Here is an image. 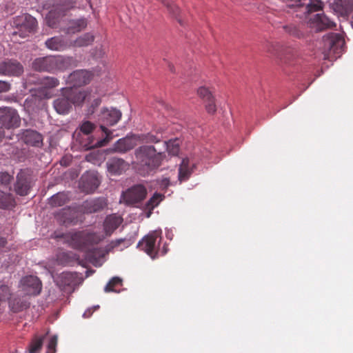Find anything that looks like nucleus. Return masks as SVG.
Listing matches in <instances>:
<instances>
[{
  "instance_id": "f257e3e1",
  "label": "nucleus",
  "mask_w": 353,
  "mask_h": 353,
  "mask_svg": "<svg viewBox=\"0 0 353 353\" xmlns=\"http://www.w3.org/2000/svg\"><path fill=\"white\" fill-rule=\"evenodd\" d=\"M134 156L137 170L142 176L148 175L157 170L165 157L163 152H157L153 145H147L137 148Z\"/></svg>"
},
{
  "instance_id": "f03ea898",
  "label": "nucleus",
  "mask_w": 353,
  "mask_h": 353,
  "mask_svg": "<svg viewBox=\"0 0 353 353\" xmlns=\"http://www.w3.org/2000/svg\"><path fill=\"white\" fill-rule=\"evenodd\" d=\"M55 238L63 239L70 247L79 250H86L89 246L98 244L103 239L98 233L88 231L60 233L56 234Z\"/></svg>"
},
{
  "instance_id": "7ed1b4c3",
  "label": "nucleus",
  "mask_w": 353,
  "mask_h": 353,
  "mask_svg": "<svg viewBox=\"0 0 353 353\" xmlns=\"http://www.w3.org/2000/svg\"><path fill=\"white\" fill-rule=\"evenodd\" d=\"M121 112L116 108H103L99 120L101 122L100 128L105 134V137L93 143L92 140L88 144V148H101L106 145L112 139V131L109 130L105 125L112 126L117 124L121 118Z\"/></svg>"
},
{
  "instance_id": "20e7f679",
  "label": "nucleus",
  "mask_w": 353,
  "mask_h": 353,
  "mask_svg": "<svg viewBox=\"0 0 353 353\" xmlns=\"http://www.w3.org/2000/svg\"><path fill=\"white\" fill-rule=\"evenodd\" d=\"M66 59L61 56H46L35 59L32 63V68L39 72H52L57 70H63Z\"/></svg>"
},
{
  "instance_id": "39448f33",
  "label": "nucleus",
  "mask_w": 353,
  "mask_h": 353,
  "mask_svg": "<svg viewBox=\"0 0 353 353\" xmlns=\"http://www.w3.org/2000/svg\"><path fill=\"white\" fill-rule=\"evenodd\" d=\"M161 230H154L145 236L139 243L140 250L146 252L152 259L158 256L159 245L162 240Z\"/></svg>"
},
{
  "instance_id": "423d86ee",
  "label": "nucleus",
  "mask_w": 353,
  "mask_h": 353,
  "mask_svg": "<svg viewBox=\"0 0 353 353\" xmlns=\"http://www.w3.org/2000/svg\"><path fill=\"white\" fill-rule=\"evenodd\" d=\"M13 24L17 29V31L14 32L12 34L13 38L17 35L21 38H26L30 33L34 32L37 22L36 19L31 15L24 14L16 17Z\"/></svg>"
},
{
  "instance_id": "0eeeda50",
  "label": "nucleus",
  "mask_w": 353,
  "mask_h": 353,
  "mask_svg": "<svg viewBox=\"0 0 353 353\" xmlns=\"http://www.w3.org/2000/svg\"><path fill=\"white\" fill-rule=\"evenodd\" d=\"M12 176L6 172L0 173V208L8 209L15 205L14 199L11 194L10 182Z\"/></svg>"
},
{
  "instance_id": "6e6552de",
  "label": "nucleus",
  "mask_w": 353,
  "mask_h": 353,
  "mask_svg": "<svg viewBox=\"0 0 353 353\" xmlns=\"http://www.w3.org/2000/svg\"><path fill=\"white\" fill-rule=\"evenodd\" d=\"M324 43L325 59L330 54H339L345 43L343 37L337 33H329L323 38Z\"/></svg>"
},
{
  "instance_id": "1a4fd4ad",
  "label": "nucleus",
  "mask_w": 353,
  "mask_h": 353,
  "mask_svg": "<svg viewBox=\"0 0 353 353\" xmlns=\"http://www.w3.org/2000/svg\"><path fill=\"white\" fill-rule=\"evenodd\" d=\"M21 118L17 110L11 107L0 108V124L7 129L19 127Z\"/></svg>"
},
{
  "instance_id": "9d476101",
  "label": "nucleus",
  "mask_w": 353,
  "mask_h": 353,
  "mask_svg": "<svg viewBox=\"0 0 353 353\" xmlns=\"http://www.w3.org/2000/svg\"><path fill=\"white\" fill-rule=\"evenodd\" d=\"M147 189L141 184L132 186L122 194V199L127 205L138 203L145 199Z\"/></svg>"
},
{
  "instance_id": "9b49d317",
  "label": "nucleus",
  "mask_w": 353,
  "mask_h": 353,
  "mask_svg": "<svg viewBox=\"0 0 353 353\" xmlns=\"http://www.w3.org/2000/svg\"><path fill=\"white\" fill-rule=\"evenodd\" d=\"M32 184V177L29 172L28 170H21L17 175L14 190L17 194L26 196L29 193Z\"/></svg>"
},
{
  "instance_id": "f8f14e48",
  "label": "nucleus",
  "mask_w": 353,
  "mask_h": 353,
  "mask_svg": "<svg viewBox=\"0 0 353 353\" xmlns=\"http://www.w3.org/2000/svg\"><path fill=\"white\" fill-rule=\"evenodd\" d=\"M21 287L26 295L36 296L40 294L42 289V284L37 276L30 275L21 279Z\"/></svg>"
},
{
  "instance_id": "ddd939ff",
  "label": "nucleus",
  "mask_w": 353,
  "mask_h": 353,
  "mask_svg": "<svg viewBox=\"0 0 353 353\" xmlns=\"http://www.w3.org/2000/svg\"><path fill=\"white\" fill-rule=\"evenodd\" d=\"M93 78V74L86 70H77L68 77V82L74 87H81L88 84Z\"/></svg>"
},
{
  "instance_id": "4468645a",
  "label": "nucleus",
  "mask_w": 353,
  "mask_h": 353,
  "mask_svg": "<svg viewBox=\"0 0 353 353\" xmlns=\"http://www.w3.org/2000/svg\"><path fill=\"white\" fill-rule=\"evenodd\" d=\"M23 72V65L17 61L8 59L0 61V74L8 76H19Z\"/></svg>"
},
{
  "instance_id": "2eb2a0df",
  "label": "nucleus",
  "mask_w": 353,
  "mask_h": 353,
  "mask_svg": "<svg viewBox=\"0 0 353 353\" xmlns=\"http://www.w3.org/2000/svg\"><path fill=\"white\" fill-rule=\"evenodd\" d=\"M100 184L97 174L94 172H87L83 174L80 181L79 186L85 193H92Z\"/></svg>"
},
{
  "instance_id": "dca6fc26",
  "label": "nucleus",
  "mask_w": 353,
  "mask_h": 353,
  "mask_svg": "<svg viewBox=\"0 0 353 353\" xmlns=\"http://www.w3.org/2000/svg\"><path fill=\"white\" fill-rule=\"evenodd\" d=\"M308 23L310 26L312 28H314L316 31H323L333 28L336 26V23L323 14H316L314 15L310 19Z\"/></svg>"
},
{
  "instance_id": "f3484780",
  "label": "nucleus",
  "mask_w": 353,
  "mask_h": 353,
  "mask_svg": "<svg viewBox=\"0 0 353 353\" xmlns=\"http://www.w3.org/2000/svg\"><path fill=\"white\" fill-rule=\"evenodd\" d=\"M77 276L75 274L65 272L59 274L56 279L57 285L65 292H72L76 284Z\"/></svg>"
},
{
  "instance_id": "a211bd4d",
  "label": "nucleus",
  "mask_w": 353,
  "mask_h": 353,
  "mask_svg": "<svg viewBox=\"0 0 353 353\" xmlns=\"http://www.w3.org/2000/svg\"><path fill=\"white\" fill-rule=\"evenodd\" d=\"M61 91L64 96L68 97L71 101V105H81L88 95V92L84 90H79L77 88H65Z\"/></svg>"
},
{
  "instance_id": "6ab92c4d",
  "label": "nucleus",
  "mask_w": 353,
  "mask_h": 353,
  "mask_svg": "<svg viewBox=\"0 0 353 353\" xmlns=\"http://www.w3.org/2000/svg\"><path fill=\"white\" fill-rule=\"evenodd\" d=\"M106 205V200L104 198H97L84 201L81 208L84 213L92 214L103 210Z\"/></svg>"
},
{
  "instance_id": "aec40b11",
  "label": "nucleus",
  "mask_w": 353,
  "mask_h": 353,
  "mask_svg": "<svg viewBox=\"0 0 353 353\" xmlns=\"http://www.w3.org/2000/svg\"><path fill=\"white\" fill-rule=\"evenodd\" d=\"M123 218L116 214L106 216L103 222V230L106 236H110L122 223Z\"/></svg>"
},
{
  "instance_id": "412c9836",
  "label": "nucleus",
  "mask_w": 353,
  "mask_h": 353,
  "mask_svg": "<svg viewBox=\"0 0 353 353\" xmlns=\"http://www.w3.org/2000/svg\"><path fill=\"white\" fill-rule=\"evenodd\" d=\"M106 164L108 172L114 175L122 174L129 167V164L126 161L119 158H111Z\"/></svg>"
},
{
  "instance_id": "4be33fe9",
  "label": "nucleus",
  "mask_w": 353,
  "mask_h": 353,
  "mask_svg": "<svg viewBox=\"0 0 353 353\" xmlns=\"http://www.w3.org/2000/svg\"><path fill=\"white\" fill-rule=\"evenodd\" d=\"M23 139L27 145L34 147H41L43 145L42 135L35 130H26L23 134Z\"/></svg>"
},
{
  "instance_id": "5701e85b",
  "label": "nucleus",
  "mask_w": 353,
  "mask_h": 353,
  "mask_svg": "<svg viewBox=\"0 0 353 353\" xmlns=\"http://www.w3.org/2000/svg\"><path fill=\"white\" fill-rule=\"evenodd\" d=\"M61 96L54 101L53 106L57 113L60 114H68L72 108L71 101L68 97L64 96L61 91Z\"/></svg>"
},
{
  "instance_id": "b1692460",
  "label": "nucleus",
  "mask_w": 353,
  "mask_h": 353,
  "mask_svg": "<svg viewBox=\"0 0 353 353\" xmlns=\"http://www.w3.org/2000/svg\"><path fill=\"white\" fill-rule=\"evenodd\" d=\"M303 25L290 23L283 26L285 33L290 37L296 39H301L305 37V33L303 30Z\"/></svg>"
},
{
  "instance_id": "393cba45",
  "label": "nucleus",
  "mask_w": 353,
  "mask_h": 353,
  "mask_svg": "<svg viewBox=\"0 0 353 353\" xmlns=\"http://www.w3.org/2000/svg\"><path fill=\"white\" fill-rule=\"evenodd\" d=\"M135 146V143L130 138H123L118 140L113 146V150L117 152L125 153Z\"/></svg>"
},
{
  "instance_id": "a878e982",
  "label": "nucleus",
  "mask_w": 353,
  "mask_h": 353,
  "mask_svg": "<svg viewBox=\"0 0 353 353\" xmlns=\"http://www.w3.org/2000/svg\"><path fill=\"white\" fill-rule=\"evenodd\" d=\"M45 43L48 49L56 51L63 50L68 46V42L61 37H54L48 39Z\"/></svg>"
},
{
  "instance_id": "bb28decb",
  "label": "nucleus",
  "mask_w": 353,
  "mask_h": 353,
  "mask_svg": "<svg viewBox=\"0 0 353 353\" xmlns=\"http://www.w3.org/2000/svg\"><path fill=\"white\" fill-rule=\"evenodd\" d=\"M29 307V303L20 297L16 296L9 300V307L14 313L19 312Z\"/></svg>"
},
{
  "instance_id": "cd10ccee",
  "label": "nucleus",
  "mask_w": 353,
  "mask_h": 353,
  "mask_svg": "<svg viewBox=\"0 0 353 353\" xmlns=\"http://www.w3.org/2000/svg\"><path fill=\"white\" fill-rule=\"evenodd\" d=\"M87 21L85 19L70 21L66 28V33L74 34L85 28Z\"/></svg>"
},
{
  "instance_id": "c85d7f7f",
  "label": "nucleus",
  "mask_w": 353,
  "mask_h": 353,
  "mask_svg": "<svg viewBox=\"0 0 353 353\" xmlns=\"http://www.w3.org/2000/svg\"><path fill=\"white\" fill-rule=\"evenodd\" d=\"M46 336L35 335L28 346V353H40Z\"/></svg>"
},
{
  "instance_id": "c756f323",
  "label": "nucleus",
  "mask_w": 353,
  "mask_h": 353,
  "mask_svg": "<svg viewBox=\"0 0 353 353\" xmlns=\"http://www.w3.org/2000/svg\"><path fill=\"white\" fill-rule=\"evenodd\" d=\"M165 196L163 194L155 192L145 204V209L149 211L148 217L152 214V211L159 205L164 199Z\"/></svg>"
},
{
  "instance_id": "7c9ffc66",
  "label": "nucleus",
  "mask_w": 353,
  "mask_h": 353,
  "mask_svg": "<svg viewBox=\"0 0 353 353\" xmlns=\"http://www.w3.org/2000/svg\"><path fill=\"white\" fill-rule=\"evenodd\" d=\"M162 3L166 6L168 11L172 17L175 18L181 25H183V21L180 16L181 11L179 8L169 0H162Z\"/></svg>"
},
{
  "instance_id": "2f4dec72",
  "label": "nucleus",
  "mask_w": 353,
  "mask_h": 353,
  "mask_svg": "<svg viewBox=\"0 0 353 353\" xmlns=\"http://www.w3.org/2000/svg\"><path fill=\"white\" fill-rule=\"evenodd\" d=\"M191 172L189 168V160L188 159H183L179 169V179L181 181L187 180L190 177Z\"/></svg>"
},
{
  "instance_id": "473e14b6",
  "label": "nucleus",
  "mask_w": 353,
  "mask_h": 353,
  "mask_svg": "<svg viewBox=\"0 0 353 353\" xmlns=\"http://www.w3.org/2000/svg\"><path fill=\"white\" fill-rule=\"evenodd\" d=\"M68 201L67 195L65 193L59 192L50 199L49 203L52 207H60L65 204Z\"/></svg>"
},
{
  "instance_id": "72a5a7b5",
  "label": "nucleus",
  "mask_w": 353,
  "mask_h": 353,
  "mask_svg": "<svg viewBox=\"0 0 353 353\" xmlns=\"http://www.w3.org/2000/svg\"><path fill=\"white\" fill-rule=\"evenodd\" d=\"M163 147L168 152L173 156L177 155L179 152V140L171 139L168 141L163 142Z\"/></svg>"
},
{
  "instance_id": "f704fd0d",
  "label": "nucleus",
  "mask_w": 353,
  "mask_h": 353,
  "mask_svg": "<svg viewBox=\"0 0 353 353\" xmlns=\"http://www.w3.org/2000/svg\"><path fill=\"white\" fill-rule=\"evenodd\" d=\"M94 37L90 33H85L78 37L73 43L76 47H85L91 45L94 41Z\"/></svg>"
},
{
  "instance_id": "c9c22d12",
  "label": "nucleus",
  "mask_w": 353,
  "mask_h": 353,
  "mask_svg": "<svg viewBox=\"0 0 353 353\" xmlns=\"http://www.w3.org/2000/svg\"><path fill=\"white\" fill-rule=\"evenodd\" d=\"M39 81V83L41 85V88L45 89H52L59 84V81L53 77H45L40 79Z\"/></svg>"
},
{
  "instance_id": "e433bc0d",
  "label": "nucleus",
  "mask_w": 353,
  "mask_h": 353,
  "mask_svg": "<svg viewBox=\"0 0 353 353\" xmlns=\"http://www.w3.org/2000/svg\"><path fill=\"white\" fill-rule=\"evenodd\" d=\"M323 3L321 0H310L305 8V13H311L323 9Z\"/></svg>"
},
{
  "instance_id": "4c0bfd02",
  "label": "nucleus",
  "mask_w": 353,
  "mask_h": 353,
  "mask_svg": "<svg viewBox=\"0 0 353 353\" xmlns=\"http://www.w3.org/2000/svg\"><path fill=\"white\" fill-rule=\"evenodd\" d=\"M122 280L119 277L115 276L113 277L108 283L105 287V292H117V290L114 289L115 287L118 285H121Z\"/></svg>"
},
{
  "instance_id": "58836bf2",
  "label": "nucleus",
  "mask_w": 353,
  "mask_h": 353,
  "mask_svg": "<svg viewBox=\"0 0 353 353\" xmlns=\"http://www.w3.org/2000/svg\"><path fill=\"white\" fill-rule=\"evenodd\" d=\"M11 292L10 288L6 285H0V303L3 301L10 299Z\"/></svg>"
},
{
  "instance_id": "ea45409f",
  "label": "nucleus",
  "mask_w": 353,
  "mask_h": 353,
  "mask_svg": "<svg viewBox=\"0 0 353 353\" xmlns=\"http://www.w3.org/2000/svg\"><path fill=\"white\" fill-rule=\"evenodd\" d=\"M57 336L53 335L52 336L48 341V345H47V352L46 353H55L56 352V347L57 345Z\"/></svg>"
},
{
  "instance_id": "a19ab883",
  "label": "nucleus",
  "mask_w": 353,
  "mask_h": 353,
  "mask_svg": "<svg viewBox=\"0 0 353 353\" xmlns=\"http://www.w3.org/2000/svg\"><path fill=\"white\" fill-rule=\"evenodd\" d=\"M95 128V125L89 121L82 123L80 127L81 131L85 134L91 133Z\"/></svg>"
},
{
  "instance_id": "79ce46f5",
  "label": "nucleus",
  "mask_w": 353,
  "mask_h": 353,
  "mask_svg": "<svg viewBox=\"0 0 353 353\" xmlns=\"http://www.w3.org/2000/svg\"><path fill=\"white\" fill-rule=\"evenodd\" d=\"M197 93L204 101L212 99V98H213L212 93L205 87L199 88L197 90Z\"/></svg>"
},
{
  "instance_id": "37998d69",
  "label": "nucleus",
  "mask_w": 353,
  "mask_h": 353,
  "mask_svg": "<svg viewBox=\"0 0 353 353\" xmlns=\"http://www.w3.org/2000/svg\"><path fill=\"white\" fill-rule=\"evenodd\" d=\"M142 140L145 143H158L161 141V138L152 133H148L143 135Z\"/></svg>"
},
{
  "instance_id": "c03bdc74",
  "label": "nucleus",
  "mask_w": 353,
  "mask_h": 353,
  "mask_svg": "<svg viewBox=\"0 0 353 353\" xmlns=\"http://www.w3.org/2000/svg\"><path fill=\"white\" fill-rule=\"evenodd\" d=\"M72 212L73 211L70 208H68V209L64 208L62 210L61 214H62L63 217L64 218V219H63L64 223H69L72 222L73 218L71 216Z\"/></svg>"
},
{
  "instance_id": "a18cd8bd",
  "label": "nucleus",
  "mask_w": 353,
  "mask_h": 353,
  "mask_svg": "<svg viewBox=\"0 0 353 353\" xmlns=\"http://www.w3.org/2000/svg\"><path fill=\"white\" fill-rule=\"evenodd\" d=\"M206 103L205 108L209 114H214L216 111L214 97L212 99L205 101Z\"/></svg>"
},
{
  "instance_id": "49530a36",
  "label": "nucleus",
  "mask_w": 353,
  "mask_h": 353,
  "mask_svg": "<svg viewBox=\"0 0 353 353\" xmlns=\"http://www.w3.org/2000/svg\"><path fill=\"white\" fill-rule=\"evenodd\" d=\"M289 7H300L303 6L302 0H284Z\"/></svg>"
},
{
  "instance_id": "de8ad7c7",
  "label": "nucleus",
  "mask_w": 353,
  "mask_h": 353,
  "mask_svg": "<svg viewBox=\"0 0 353 353\" xmlns=\"http://www.w3.org/2000/svg\"><path fill=\"white\" fill-rule=\"evenodd\" d=\"M292 57V55H290L288 54H286L283 56H279L278 55V58L280 60V62L281 63H284V64H286V65H290L291 64V62H290V59Z\"/></svg>"
},
{
  "instance_id": "09e8293b",
  "label": "nucleus",
  "mask_w": 353,
  "mask_h": 353,
  "mask_svg": "<svg viewBox=\"0 0 353 353\" xmlns=\"http://www.w3.org/2000/svg\"><path fill=\"white\" fill-rule=\"evenodd\" d=\"M10 89L9 83L5 81H0V92H8Z\"/></svg>"
},
{
  "instance_id": "8fccbe9b",
  "label": "nucleus",
  "mask_w": 353,
  "mask_h": 353,
  "mask_svg": "<svg viewBox=\"0 0 353 353\" xmlns=\"http://www.w3.org/2000/svg\"><path fill=\"white\" fill-rule=\"evenodd\" d=\"M123 242V239H117L115 241H112L110 245H109V247H110V249H113L114 248H117L118 247L119 245H121V243Z\"/></svg>"
},
{
  "instance_id": "3c124183",
  "label": "nucleus",
  "mask_w": 353,
  "mask_h": 353,
  "mask_svg": "<svg viewBox=\"0 0 353 353\" xmlns=\"http://www.w3.org/2000/svg\"><path fill=\"white\" fill-rule=\"evenodd\" d=\"M101 103V99L99 98H97V99H95L92 103V105H91V108H92V110H90V112L92 113L94 112V110L96 108H97Z\"/></svg>"
},
{
  "instance_id": "603ef678",
  "label": "nucleus",
  "mask_w": 353,
  "mask_h": 353,
  "mask_svg": "<svg viewBox=\"0 0 353 353\" xmlns=\"http://www.w3.org/2000/svg\"><path fill=\"white\" fill-rule=\"evenodd\" d=\"M277 47V45H274V44H269L268 46V48H267V51L273 54V55H276V48Z\"/></svg>"
},
{
  "instance_id": "864d4df0",
  "label": "nucleus",
  "mask_w": 353,
  "mask_h": 353,
  "mask_svg": "<svg viewBox=\"0 0 353 353\" xmlns=\"http://www.w3.org/2000/svg\"><path fill=\"white\" fill-rule=\"evenodd\" d=\"M93 313V311L92 310L91 308H89L83 314V316L84 318H89L91 316V315Z\"/></svg>"
},
{
  "instance_id": "5fc2aeb1",
  "label": "nucleus",
  "mask_w": 353,
  "mask_h": 353,
  "mask_svg": "<svg viewBox=\"0 0 353 353\" xmlns=\"http://www.w3.org/2000/svg\"><path fill=\"white\" fill-rule=\"evenodd\" d=\"M51 15H52V13L50 12L49 15L47 17L48 24L49 26L54 28L55 26V23L50 21V18Z\"/></svg>"
},
{
  "instance_id": "6e6d98bb",
  "label": "nucleus",
  "mask_w": 353,
  "mask_h": 353,
  "mask_svg": "<svg viewBox=\"0 0 353 353\" xmlns=\"http://www.w3.org/2000/svg\"><path fill=\"white\" fill-rule=\"evenodd\" d=\"M6 239L1 237L0 238V248L4 247L6 245Z\"/></svg>"
},
{
  "instance_id": "4d7b16f0",
  "label": "nucleus",
  "mask_w": 353,
  "mask_h": 353,
  "mask_svg": "<svg viewBox=\"0 0 353 353\" xmlns=\"http://www.w3.org/2000/svg\"><path fill=\"white\" fill-rule=\"evenodd\" d=\"M167 252H168V248L165 246V245H164L163 247L162 251H161V254L164 255V254H165L167 253Z\"/></svg>"
},
{
  "instance_id": "13d9d810",
  "label": "nucleus",
  "mask_w": 353,
  "mask_h": 353,
  "mask_svg": "<svg viewBox=\"0 0 353 353\" xmlns=\"http://www.w3.org/2000/svg\"><path fill=\"white\" fill-rule=\"evenodd\" d=\"M3 136H4V130L2 128V127H0V141L2 139Z\"/></svg>"
},
{
  "instance_id": "bf43d9fd",
  "label": "nucleus",
  "mask_w": 353,
  "mask_h": 353,
  "mask_svg": "<svg viewBox=\"0 0 353 353\" xmlns=\"http://www.w3.org/2000/svg\"><path fill=\"white\" fill-rule=\"evenodd\" d=\"M168 183H169V179H165L162 181V184L165 186H167L168 185Z\"/></svg>"
},
{
  "instance_id": "052dcab7",
  "label": "nucleus",
  "mask_w": 353,
  "mask_h": 353,
  "mask_svg": "<svg viewBox=\"0 0 353 353\" xmlns=\"http://www.w3.org/2000/svg\"><path fill=\"white\" fill-rule=\"evenodd\" d=\"M99 308V305H95L92 307H91L92 310L93 311V312L96 310H97Z\"/></svg>"
},
{
  "instance_id": "680f3d73",
  "label": "nucleus",
  "mask_w": 353,
  "mask_h": 353,
  "mask_svg": "<svg viewBox=\"0 0 353 353\" xmlns=\"http://www.w3.org/2000/svg\"><path fill=\"white\" fill-rule=\"evenodd\" d=\"M170 67V70L172 71V72H174L173 69H174V66L173 65H169Z\"/></svg>"
}]
</instances>
